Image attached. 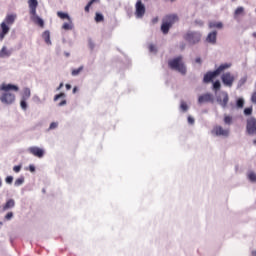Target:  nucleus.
Segmentation results:
<instances>
[{
	"label": "nucleus",
	"instance_id": "f257e3e1",
	"mask_svg": "<svg viewBox=\"0 0 256 256\" xmlns=\"http://www.w3.org/2000/svg\"><path fill=\"white\" fill-rule=\"evenodd\" d=\"M28 5L30 9L31 21L40 27H44L45 22L41 19V17H39V15H37V7L39 6V2L37 0H28Z\"/></svg>",
	"mask_w": 256,
	"mask_h": 256
},
{
	"label": "nucleus",
	"instance_id": "f03ea898",
	"mask_svg": "<svg viewBox=\"0 0 256 256\" xmlns=\"http://www.w3.org/2000/svg\"><path fill=\"white\" fill-rule=\"evenodd\" d=\"M232 65L233 64L231 63H224V64H221L216 70L207 72L203 78L204 83H211V81H213L215 77H218V75H221L223 71H227V69H230Z\"/></svg>",
	"mask_w": 256,
	"mask_h": 256
},
{
	"label": "nucleus",
	"instance_id": "7ed1b4c3",
	"mask_svg": "<svg viewBox=\"0 0 256 256\" xmlns=\"http://www.w3.org/2000/svg\"><path fill=\"white\" fill-rule=\"evenodd\" d=\"M177 21H179V16H177L176 14L166 15L162 19V25H161L162 33L164 35H167V33H169V29H171V27H173V25H175Z\"/></svg>",
	"mask_w": 256,
	"mask_h": 256
},
{
	"label": "nucleus",
	"instance_id": "20e7f679",
	"mask_svg": "<svg viewBox=\"0 0 256 256\" xmlns=\"http://www.w3.org/2000/svg\"><path fill=\"white\" fill-rule=\"evenodd\" d=\"M168 66L170 67V69L182 73V75H185V73H187V68H185V64H183V56H178L172 60H169Z\"/></svg>",
	"mask_w": 256,
	"mask_h": 256
},
{
	"label": "nucleus",
	"instance_id": "39448f33",
	"mask_svg": "<svg viewBox=\"0 0 256 256\" xmlns=\"http://www.w3.org/2000/svg\"><path fill=\"white\" fill-rule=\"evenodd\" d=\"M183 39L189 45H197L201 41V33L195 31H188L184 34Z\"/></svg>",
	"mask_w": 256,
	"mask_h": 256
},
{
	"label": "nucleus",
	"instance_id": "423d86ee",
	"mask_svg": "<svg viewBox=\"0 0 256 256\" xmlns=\"http://www.w3.org/2000/svg\"><path fill=\"white\" fill-rule=\"evenodd\" d=\"M222 83L226 85V87H233V83L235 82V76L231 74V72H226L221 76Z\"/></svg>",
	"mask_w": 256,
	"mask_h": 256
},
{
	"label": "nucleus",
	"instance_id": "0eeeda50",
	"mask_svg": "<svg viewBox=\"0 0 256 256\" xmlns=\"http://www.w3.org/2000/svg\"><path fill=\"white\" fill-rule=\"evenodd\" d=\"M246 131L248 135H256V119L254 117L247 119Z\"/></svg>",
	"mask_w": 256,
	"mask_h": 256
},
{
	"label": "nucleus",
	"instance_id": "6e6552de",
	"mask_svg": "<svg viewBox=\"0 0 256 256\" xmlns=\"http://www.w3.org/2000/svg\"><path fill=\"white\" fill-rule=\"evenodd\" d=\"M136 12L135 15L138 19H141L145 15V4L141 1L138 0L136 2Z\"/></svg>",
	"mask_w": 256,
	"mask_h": 256
},
{
	"label": "nucleus",
	"instance_id": "1a4fd4ad",
	"mask_svg": "<svg viewBox=\"0 0 256 256\" xmlns=\"http://www.w3.org/2000/svg\"><path fill=\"white\" fill-rule=\"evenodd\" d=\"M0 91H4L5 93H9V91H13L14 93H18L19 86L15 85V84L2 83L0 85Z\"/></svg>",
	"mask_w": 256,
	"mask_h": 256
},
{
	"label": "nucleus",
	"instance_id": "9d476101",
	"mask_svg": "<svg viewBox=\"0 0 256 256\" xmlns=\"http://www.w3.org/2000/svg\"><path fill=\"white\" fill-rule=\"evenodd\" d=\"M212 133L217 135V137H229V130L224 129L222 126H215L212 130Z\"/></svg>",
	"mask_w": 256,
	"mask_h": 256
},
{
	"label": "nucleus",
	"instance_id": "9b49d317",
	"mask_svg": "<svg viewBox=\"0 0 256 256\" xmlns=\"http://www.w3.org/2000/svg\"><path fill=\"white\" fill-rule=\"evenodd\" d=\"M28 152L31 153V155H34V157H38L39 159L45 155V151L37 146L28 148Z\"/></svg>",
	"mask_w": 256,
	"mask_h": 256
},
{
	"label": "nucleus",
	"instance_id": "f8f14e48",
	"mask_svg": "<svg viewBox=\"0 0 256 256\" xmlns=\"http://www.w3.org/2000/svg\"><path fill=\"white\" fill-rule=\"evenodd\" d=\"M16 19H17V14H8L5 17L4 23H6V25H13Z\"/></svg>",
	"mask_w": 256,
	"mask_h": 256
},
{
	"label": "nucleus",
	"instance_id": "ddd939ff",
	"mask_svg": "<svg viewBox=\"0 0 256 256\" xmlns=\"http://www.w3.org/2000/svg\"><path fill=\"white\" fill-rule=\"evenodd\" d=\"M206 41L215 45V43H217V31L210 32L206 38Z\"/></svg>",
	"mask_w": 256,
	"mask_h": 256
},
{
	"label": "nucleus",
	"instance_id": "4468645a",
	"mask_svg": "<svg viewBox=\"0 0 256 256\" xmlns=\"http://www.w3.org/2000/svg\"><path fill=\"white\" fill-rule=\"evenodd\" d=\"M12 51L7 48V46H3L0 50V59H5V57H9L12 55Z\"/></svg>",
	"mask_w": 256,
	"mask_h": 256
},
{
	"label": "nucleus",
	"instance_id": "2eb2a0df",
	"mask_svg": "<svg viewBox=\"0 0 256 256\" xmlns=\"http://www.w3.org/2000/svg\"><path fill=\"white\" fill-rule=\"evenodd\" d=\"M62 29H64V31H73V29H75V25L73 24V20L70 18V20H68V22H65L62 25Z\"/></svg>",
	"mask_w": 256,
	"mask_h": 256
},
{
	"label": "nucleus",
	"instance_id": "dca6fc26",
	"mask_svg": "<svg viewBox=\"0 0 256 256\" xmlns=\"http://www.w3.org/2000/svg\"><path fill=\"white\" fill-rule=\"evenodd\" d=\"M243 15H245V8L243 6L236 8L234 11V19H239V17Z\"/></svg>",
	"mask_w": 256,
	"mask_h": 256
},
{
	"label": "nucleus",
	"instance_id": "f3484780",
	"mask_svg": "<svg viewBox=\"0 0 256 256\" xmlns=\"http://www.w3.org/2000/svg\"><path fill=\"white\" fill-rule=\"evenodd\" d=\"M42 38L44 39L46 44L52 45V43H51V33L49 32V30H46V31L43 32Z\"/></svg>",
	"mask_w": 256,
	"mask_h": 256
},
{
	"label": "nucleus",
	"instance_id": "a211bd4d",
	"mask_svg": "<svg viewBox=\"0 0 256 256\" xmlns=\"http://www.w3.org/2000/svg\"><path fill=\"white\" fill-rule=\"evenodd\" d=\"M13 207H15V200L9 199L3 206V210L7 211V209H13Z\"/></svg>",
	"mask_w": 256,
	"mask_h": 256
},
{
	"label": "nucleus",
	"instance_id": "6ab92c4d",
	"mask_svg": "<svg viewBox=\"0 0 256 256\" xmlns=\"http://www.w3.org/2000/svg\"><path fill=\"white\" fill-rule=\"evenodd\" d=\"M209 28L210 29H223V23L222 22H209Z\"/></svg>",
	"mask_w": 256,
	"mask_h": 256
},
{
	"label": "nucleus",
	"instance_id": "aec40b11",
	"mask_svg": "<svg viewBox=\"0 0 256 256\" xmlns=\"http://www.w3.org/2000/svg\"><path fill=\"white\" fill-rule=\"evenodd\" d=\"M1 103H5L6 105H11L15 101V98L13 97H1L0 98Z\"/></svg>",
	"mask_w": 256,
	"mask_h": 256
},
{
	"label": "nucleus",
	"instance_id": "412c9836",
	"mask_svg": "<svg viewBox=\"0 0 256 256\" xmlns=\"http://www.w3.org/2000/svg\"><path fill=\"white\" fill-rule=\"evenodd\" d=\"M57 15L60 19H67V21H71V16H69V14L65 13V12H57Z\"/></svg>",
	"mask_w": 256,
	"mask_h": 256
},
{
	"label": "nucleus",
	"instance_id": "4be33fe9",
	"mask_svg": "<svg viewBox=\"0 0 256 256\" xmlns=\"http://www.w3.org/2000/svg\"><path fill=\"white\" fill-rule=\"evenodd\" d=\"M22 97H31V89L29 87H24L21 92Z\"/></svg>",
	"mask_w": 256,
	"mask_h": 256
},
{
	"label": "nucleus",
	"instance_id": "5701e85b",
	"mask_svg": "<svg viewBox=\"0 0 256 256\" xmlns=\"http://www.w3.org/2000/svg\"><path fill=\"white\" fill-rule=\"evenodd\" d=\"M217 101L221 105V107H227V104L229 103V97H224L223 100H221V98H218Z\"/></svg>",
	"mask_w": 256,
	"mask_h": 256
},
{
	"label": "nucleus",
	"instance_id": "b1692460",
	"mask_svg": "<svg viewBox=\"0 0 256 256\" xmlns=\"http://www.w3.org/2000/svg\"><path fill=\"white\" fill-rule=\"evenodd\" d=\"M8 25L9 24H6L5 22H2L0 25V27L2 29V33L6 34V35H7V33H9V29H10Z\"/></svg>",
	"mask_w": 256,
	"mask_h": 256
},
{
	"label": "nucleus",
	"instance_id": "393cba45",
	"mask_svg": "<svg viewBox=\"0 0 256 256\" xmlns=\"http://www.w3.org/2000/svg\"><path fill=\"white\" fill-rule=\"evenodd\" d=\"M81 71H83V66H80L77 69H73L71 72L72 77H77L81 73Z\"/></svg>",
	"mask_w": 256,
	"mask_h": 256
},
{
	"label": "nucleus",
	"instance_id": "a878e982",
	"mask_svg": "<svg viewBox=\"0 0 256 256\" xmlns=\"http://www.w3.org/2000/svg\"><path fill=\"white\" fill-rule=\"evenodd\" d=\"M211 101V97H199L198 98V103L202 105V103H209Z\"/></svg>",
	"mask_w": 256,
	"mask_h": 256
},
{
	"label": "nucleus",
	"instance_id": "bb28decb",
	"mask_svg": "<svg viewBox=\"0 0 256 256\" xmlns=\"http://www.w3.org/2000/svg\"><path fill=\"white\" fill-rule=\"evenodd\" d=\"M224 123L225 125H231V123H233V117L229 115H224Z\"/></svg>",
	"mask_w": 256,
	"mask_h": 256
},
{
	"label": "nucleus",
	"instance_id": "cd10ccee",
	"mask_svg": "<svg viewBox=\"0 0 256 256\" xmlns=\"http://www.w3.org/2000/svg\"><path fill=\"white\" fill-rule=\"evenodd\" d=\"M221 90V82L219 80L213 83V91H220Z\"/></svg>",
	"mask_w": 256,
	"mask_h": 256
},
{
	"label": "nucleus",
	"instance_id": "c85d7f7f",
	"mask_svg": "<svg viewBox=\"0 0 256 256\" xmlns=\"http://www.w3.org/2000/svg\"><path fill=\"white\" fill-rule=\"evenodd\" d=\"M22 183H25V178H23V177L17 178V179L15 180V182H14V185H15L16 187H20V185H21Z\"/></svg>",
	"mask_w": 256,
	"mask_h": 256
},
{
	"label": "nucleus",
	"instance_id": "c756f323",
	"mask_svg": "<svg viewBox=\"0 0 256 256\" xmlns=\"http://www.w3.org/2000/svg\"><path fill=\"white\" fill-rule=\"evenodd\" d=\"M248 179L252 182V183H256V174L255 172H250L248 174Z\"/></svg>",
	"mask_w": 256,
	"mask_h": 256
},
{
	"label": "nucleus",
	"instance_id": "7c9ffc66",
	"mask_svg": "<svg viewBox=\"0 0 256 256\" xmlns=\"http://www.w3.org/2000/svg\"><path fill=\"white\" fill-rule=\"evenodd\" d=\"M104 17H103V14L101 13H96V16H95V21L97 23H101V21H103Z\"/></svg>",
	"mask_w": 256,
	"mask_h": 256
},
{
	"label": "nucleus",
	"instance_id": "2f4dec72",
	"mask_svg": "<svg viewBox=\"0 0 256 256\" xmlns=\"http://www.w3.org/2000/svg\"><path fill=\"white\" fill-rule=\"evenodd\" d=\"M180 109L185 113L189 109V106L185 102H181Z\"/></svg>",
	"mask_w": 256,
	"mask_h": 256
},
{
	"label": "nucleus",
	"instance_id": "473e14b6",
	"mask_svg": "<svg viewBox=\"0 0 256 256\" xmlns=\"http://www.w3.org/2000/svg\"><path fill=\"white\" fill-rule=\"evenodd\" d=\"M59 127V123L57 122H52L49 126V131H52L53 129H57Z\"/></svg>",
	"mask_w": 256,
	"mask_h": 256
},
{
	"label": "nucleus",
	"instance_id": "72a5a7b5",
	"mask_svg": "<svg viewBox=\"0 0 256 256\" xmlns=\"http://www.w3.org/2000/svg\"><path fill=\"white\" fill-rule=\"evenodd\" d=\"M252 113H253L252 107H248L244 109V115H252Z\"/></svg>",
	"mask_w": 256,
	"mask_h": 256
},
{
	"label": "nucleus",
	"instance_id": "f704fd0d",
	"mask_svg": "<svg viewBox=\"0 0 256 256\" xmlns=\"http://www.w3.org/2000/svg\"><path fill=\"white\" fill-rule=\"evenodd\" d=\"M243 105H245V101L243 100V98L238 99L237 100V107L243 108Z\"/></svg>",
	"mask_w": 256,
	"mask_h": 256
},
{
	"label": "nucleus",
	"instance_id": "c9c22d12",
	"mask_svg": "<svg viewBox=\"0 0 256 256\" xmlns=\"http://www.w3.org/2000/svg\"><path fill=\"white\" fill-rule=\"evenodd\" d=\"M149 51H150V53H157V48L155 47V45L150 44Z\"/></svg>",
	"mask_w": 256,
	"mask_h": 256
},
{
	"label": "nucleus",
	"instance_id": "e433bc0d",
	"mask_svg": "<svg viewBox=\"0 0 256 256\" xmlns=\"http://www.w3.org/2000/svg\"><path fill=\"white\" fill-rule=\"evenodd\" d=\"M20 105H21L22 109H24V111H25V109H27V101H25V99L21 100Z\"/></svg>",
	"mask_w": 256,
	"mask_h": 256
},
{
	"label": "nucleus",
	"instance_id": "4c0bfd02",
	"mask_svg": "<svg viewBox=\"0 0 256 256\" xmlns=\"http://www.w3.org/2000/svg\"><path fill=\"white\" fill-rule=\"evenodd\" d=\"M5 181L8 183V185H11V183H13V176H7Z\"/></svg>",
	"mask_w": 256,
	"mask_h": 256
},
{
	"label": "nucleus",
	"instance_id": "58836bf2",
	"mask_svg": "<svg viewBox=\"0 0 256 256\" xmlns=\"http://www.w3.org/2000/svg\"><path fill=\"white\" fill-rule=\"evenodd\" d=\"M5 219H7V221L13 219V212H8L5 216Z\"/></svg>",
	"mask_w": 256,
	"mask_h": 256
},
{
	"label": "nucleus",
	"instance_id": "ea45409f",
	"mask_svg": "<svg viewBox=\"0 0 256 256\" xmlns=\"http://www.w3.org/2000/svg\"><path fill=\"white\" fill-rule=\"evenodd\" d=\"M13 171H14L15 173H19V171H21V166H20V165L14 166V167H13Z\"/></svg>",
	"mask_w": 256,
	"mask_h": 256
},
{
	"label": "nucleus",
	"instance_id": "a19ab883",
	"mask_svg": "<svg viewBox=\"0 0 256 256\" xmlns=\"http://www.w3.org/2000/svg\"><path fill=\"white\" fill-rule=\"evenodd\" d=\"M188 123L190 125H193L195 123V119L193 117H191V116H188Z\"/></svg>",
	"mask_w": 256,
	"mask_h": 256
},
{
	"label": "nucleus",
	"instance_id": "79ce46f5",
	"mask_svg": "<svg viewBox=\"0 0 256 256\" xmlns=\"http://www.w3.org/2000/svg\"><path fill=\"white\" fill-rule=\"evenodd\" d=\"M88 45H89L90 49H95V43H93L92 40H89Z\"/></svg>",
	"mask_w": 256,
	"mask_h": 256
},
{
	"label": "nucleus",
	"instance_id": "37998d69",
	"mask_svg": "<svg viewBox=\"0 0 256 256\" xmlns=\"http://www.w3.org/2000/svg\"><path fill=\"white\" fill-rule=\"evenodd\" d=\"M90 8H91V5H89V2H88V4L85 6L86 13H89Z\"/></svg>",
	"mask_w": 256,
	"mask_h": 256
},
{
	"label": "nucleus",
	"instance_id": "c03bdc74",
	"mask_svg": "<svg viewBox=\"0 0 256 256\" xmlns=\"http://www.w3.org/2000/svg\"><path fill=\"white\" fill-rule=\"evenodd\" d=\"M93 3H99V0H90L89 5H93Z\"/></svg>",
	"mask_w": 256,
	"mask_h": 256
},
{
	"label": "nucleus",
	"instance_id": "a18cd8bd",
	"mask_svg": "<svg viewBox=\"0 0 256 256\" xmlns=\"http://www.w3.org/2000/svg\"><path fill=\"white\" fill-rule=\"evenodd\" d=\"M5 35H7V34H4V32H2V33L0 34V40H1V41H3V39H5Z\"/></svg>",
	"mask_w": 256,
	"mask_h": 256
},
{
	"label": "nucleus",
	"instance_id": "49530a36",
	"mask_svg": "<svg viewBox=\"0 0 256 256\" xmlns=\"http://www.w3.org/2000/svg\"><path fill=\"white\" fill-rule=\"evenodd\" d=\"M29 169H30L31 173L35 172V166L30 165V166H29Z\"/></svg>",
	"mask_w": 256,
	"mask_h": 256
},
{
	"label": "nucleus",
	"instance_id": "de8ad7c7",
	"mask_svg": "<svg viewBox=\"0 0 256 256\" xmlns=\"http://www.w3.org/2000/svg\"><path fill=\"white\" fill-rule=\"evenodd\" d=\"M55 97H65V94L64 93H60V94L55 95Z\"/></svg>",
	"mask_w": 256,
	"mask_h": 256
},
{
	"label": "nucleus",
	"instance_id": "09e8293b",
	"mask_svg": "<svg viewBox=\"0 0 256 256\" xmlns=\"http://www.w3.org/2000/svg\"><path fill=\"white\" fill-rule=\"evenodd\" d=\"M62 87H63V83H60V85H59L58 88H57V91L61 90Z\"/></svg>",
	"mask_w": 256,
	"mask_h": 256
},
{
	"label": "nucleus",
	"instance_id": "8fccbe9b",
	"mask_svg": "<svg viewBox=\"0 0 256 256\" xmlns=\"http://www.w3.org/2000/svg\"><path fill=\"white\" fill-rule=\"evenodd\" d=\"M66 89H67V91L71 90V85L70 84H66Z\"/></svg>",
	"mask_w": 256,
	"mask_h": 256
},
{
	"label": "nucleus",
	"instance_id": "3c124183",
	"mask_svg": "<svg viewBox=\"0 0 256 256\" xmlns=\"http://www.w3.org/2000/svg\"><path fill=\"white\" fill-rule=\"evenodd\" d=\"M65 103H67V101H65V100H63L62 102H60V104H59L60 107L63 106V105H65Z\"/></svg>",
	"mask_w": 256,
	"mask_h": 256
},
{
	"label": "nucleus",
	"instance_id": "603ef678",
	"mask_svg": "<svg viewBox=\"0 0 256 256\" xmlns=\"http://www.w3.org/2000/svg\"><path fill=\"white\" fill-rule=\"evenodd\" d=\"M77 91H79V89L77 87L73 88V93H77Z\"/></svg>",
	"mask_w": 256,
	"mask_h": 256
},
{
	"label": "nucleus",
	"instance_id": "864d4df0",
	"mask_svg": "<svg viewBox=\"0 0 256 256\" xmlns=\"http://www.w3.org/2000/svg\"><path fill=\"white\" fill-rule=\"evenodd\" d=\"M196 63H200L201 64V58H196Z\"/></svg>",
	"mask_w": 256,
	"mask_h": 256
},
{
	"label": "nucleus",
	"instance_id": "5fc2aeb1",
	"mask_svg": "<svg viewBox=\"0 0 256 256\" xmlns=\"http://www.w3.org/2000/svg\"><path fill=\"white\" fill-rule=\"evenodd\" d=\"M246 81H247V78L241 79V82H242V83H245Z\"/></svg>",
	"mask_w": 256,
	"mask_h": 256
},
{
	"label": "nucleus",
	"instance_id": "6e6d98bb",
	"mask_svg": "<svg viewBox=\"0 0 256 256\" xmlns=\"http://www.w3.org/2000/svg\"><path fill=\"white\" fill-rule=\"evenodd\" d=\"M252 103H256V97H252Z\"/></svg>",
	"mask_w": 256,
	"mask_h": 256
},
{
	"label": "nucleus",
	"instance_id": "4d7b16f0",
	"mask_svg": "<svg viewBox=\"0 0 256 256\" xmlns=\"http://www.w3.org/2000/svg\"><path fill=\"white\" fill-rule=\"evenodd\" d=\"M157 21H159V19H158V18H155V19L153 20V23H157Z\"/></svg>",
	"mask_w": 256,
	"mask_h": 256
},
{
	"label": "nucleus",
	"instance_id": "13d9d810",
	"mask_svg": "<svg viewBox=\"0 0 256 256\" xmlns=\"http://www.w3.org/2000/svg\"><path fill=\"white\" fill-rule=\"evenodd\" d=\"M252 37H255V39H256V32H254V33L252 34Z\"/></svg>",
	"mask_w": 256,
	"mask_h": 256
},
{
	"label": "nucleus",
	"instance_id": "bf43d9fd",
	"mask_svg": "<svg viewBox=\"0 0 256 256\" xmlns=\"http://www.w3.org/2000/svg\"><path fill=\"white\" fill-rule=\"evenodd\" d=\"M252 256H256V251H253V252H252Z\"/></svg>",
	"mask_w": 256,
	"mask_h": 256
},
{
	"label": "nucleus",
	"instance_id": "052dcab7",
	"mask_svg": "<svg viewBox=\"0 0 256 256\" xmlns=\"http://www.w3.org/2000/svg\"><path fill=\"white\" fill-rule=\"evenodd\" d=\"M1 185H3V181H2L1 178H0V187H1Z\"/></svg>",
	"mask_w": 256,
	"mask_h": 256
},
{
	"label": "nucleus",
	"instance_id": "680f3d73",
	"mask_svg": "<svg viewBox=\"0 0 256 256\" xmlns=\"http://www.w3.org/2000/svg\"><path fill=\"white\" fill-rule=\"evenodd\" d=\"M58 99H59V97H55V98H54V101H57Z\"/></svg>",
	"mask_w": 256,
	"mask_h": 256
},
{
	"label": "nucleus",
	"instance_id": "e2e57ef3",
	"mask_svg": "<svg viewBox=\"0 0 256 256\" xmlns=\"http://www.w3.org/2000/svg\"><path fill=\"white\" fill-rule=\"evenodd\" d=\"M205 97H211V95H209V94H206V95H205Z\"/></svg>",
	"mask_w": 256,
	"mask_h": 256
},
{
	"label": "nucleus",
	"instance_id": "0e129e2a",
	"mask_svg": "<svg viewBox=\"0 0 256 256\" xmlns=\"http://www.w3.org/2000/svg\"><path fill=\"white\" fill-rule=\"evenodd\" d=\"M254 145H256V140L253 141Z\"/></svg>",
	"mask_w": 256,
	"mask_h": 256
},
{
	"label": "nucleus",
	"instance_id": "69168bd1",
	"mask_svg": "<svg viewBox=\"0 0 256 256\" xmlns=\"http://www.w3.org/2000/svg\"><path fill=\"white\" fill-rule=\"evenodd\" d=\"M66 56L69 57V53H66Z\"/></svg>",
	"mask_w": 256,
	"mask_h": 256
},
{
	"label": "nucleus",
	"instance_id": "338daca9",
	"mask_svg": "<svg viewBox=\"0 0 256 256\" xmlns=\"http://www.w3.org/2000/svg\"><path fill=\"white\" fill-rule=\"evenodd\" d=\"M0 225H3V222H0Z\"/></svg>",
	"mask_w": 256,
	"mask_h": 256
}]
</instances>
